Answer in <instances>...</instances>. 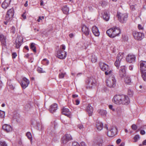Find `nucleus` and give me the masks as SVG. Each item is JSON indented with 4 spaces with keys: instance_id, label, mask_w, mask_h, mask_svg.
<instances>
[{
    "instance_id": "412c9836",
    "label": "nucleus",
    "mask_w": 146,
    "mask_h": 146,
    "mask_svg": "<svg viewBox=\"0 0 146 146\" xmlns=\"http://www.w3.org/2000/svg\"><path fill=\"white\" fill-rule=\"evenodd\" d=\"M82 30L83 33L86 35H89V32L88 28L86 26L83 25L82 27Z\"/></svg>"
},
{
    "instance_id": "7c9ffc66",
    "label": "nucleus",
    "mask_w": 146,
    "mask_h": 146,
    "mask_svg": "<svg viewBox=\"0 0 146 146\" xmlns=\"http://www.w3.org/2000/svg\"><path fill=\"white\" fill-rule=\"evenodd\" d=\"M35 44L34 43H31L30 44V48L32 49L33 51L35 52H36V47L35 46Z\"/></svg>"
},
{
    "instance_id": "20e7f679",
    "label": "nucleus",
    "mask_w": 146,
    "mask_h": 146,
    "mask_svg": "<svg viewBox=\"0 0 146 146\" xmlns=\"http://www.w3.org/2000/svg\"><path fill=\"white\" fill-rule=\"evenodd\" d=\"M107 86L109 87H114L115 86L116 80L115 77L113 76L110 77L106 80Z\"/></svg>"
},
{
    "instance_id": "4c0bfd02",
    "label": "nucleus",
    "mask_w": 146,
    "mask_h": 146,
    "mask_svg": "<svg viewBox=\"0 0 146 146\" xmlns=\"http://www.w3.org/2000/svg\"><path fill=\"white\" fill-rule=\"evenodd\" d=\"M37 70L39 73H44L45 72V71L43 70L42 68L40 67H38Z\"/></svg>"
},
{
    "instance_id": "37998d69",
    "label": "nucleus",
    "mask_w": 146,
    "mask_h": 146,
    "mask_svg": "<svg viewBox=\"0 0 146 146\" xmlns=\"http://www.w3.org/2000/svg\"><path fill=\"white\" fill-rule=\"evenodd\" d=\"M7 84L9 86V88L12 90H14L15 88V86H13L12 84L9 83V82H8L7 83Z\"/></svg>"
},
{
    "instance_id": "8fccbe9b",
    "label": "nucleus",
    "mask_w": 146,
    "mask_h": 146,
    "mask_svg": "<svg viewBox=\"0 0 146 146\" xmlns=\"http://www.w3.org/2000/svg\"><path fill=\"white\" fill-rule=\"evenodd\" d=\"M5 115V112L0 110V117H2Z\"/></svg>"
},
{
    "instance_id": "f3484780",
    "label": "nucleus",
    "mask_w": 146,
    "mask_h": 146,
    "mask_svg": "<svg viewBox=\"0 0 146 146\" xmlns=\"http://www.w3.org/2000/svg\"><path fill=\"white\" fill-rule=\"evenodd\" d=\"M62 113L67 117H70L71 115V112L69 109L65 107L63 108L62 109Z\"/></svg>"
},
{
    "instance_id": "a878e982",
    "label": "nucleus",
    "mask_w": 146,
    "mask_h": 146,
    "mask_svg": "<svg viewBox=\"0 0 146 146\" xmlns=\"http://www.w3.org/2000/svg\"><path fill=\"white\" fill-rule=\"evenodd\" d=\"M102 139H97L93 142V146H101L102 145Z\"/></svg>"
},
{
    "instance_id": "a19ab883",
    "label": "nucleus",
    "mask_w": 146,
    "mask_h": 146,
    "mask_svg": "<svg viewBox=\"0 0 146 146\" xmlns=\"http://www.w3.org/2000/svg\"><path fill=\"white\" fill-rule=\"evenodd\" d=\"M66 74L65 73H61L59 74V77L60 78H64L65 75Z\"/></svg>"
},
{
    "instance_id": "bb28decb",
    "label": "nucleus",
    "mask_w": 146,
    "mask_h": 146,
    "mask_svg": "<svg viewBox=\"0 0 146 146\" xmlns=\"http://www.w3.org/2000/svg\"><path fill=\"white\" fill-rule=\"evenodd\" d=\"M103 19L106 21H108L109 20L110 16L109 14L106 11H104L103 16Z\"/></svg>"
},
{
    "instance_id": "58836bf2",
    "label": "nucleus",
    "mask_w": 146,
    "mask_h": 146,
    "mask_svg": "<svg viewBox=\"0 0 146 146\" xmlns=\"http://www.w3.org/2000/svg\"><path fill=\"white\" fill-rule=\"evenodd\" d=\"M133 91L130 89H128V90L127 94L130 96L131 97L133 95Z\"/></svg>"
},
{
    "instance_id": "4be33fe9",
    "label": "nucleus",
    "mask_w": 146,
    "mask_h": 146,
    "mask_svg": "<svg viewBox=\"0 0 146 146\" xmlns=\"http://www.w3.org/2000/svg\"><path fill=\"white\" fill-rule=\"evenodd\" d=\"M86 111L88 114L89 116H91L92 115L93 111V108L90 104H88L87 108Z\"/></svg>"
},
{
    "instance_id": "5701e85b",
    "label": "nucleus",
    "mask_w": 146,
    "mask_h": 146,
    "mask_svg": "<svg viewBox=\"0 0 146 146\" xmlns=\"http://www.w3.org/2000/svg\"><path fill=\"white\" fill-rule=\"evenodd\" d=\"M96 127L99 131H101L103 129V123L99 121H97L96 123Z\"/></svg>"
},
{
    "instance_id": "f8f14e48",
    "label": "nucleus",
    "mask_w": 146,
    "mask_h": 146,
    "mask_svg": "<svg viewBox=\"0 0 146 146\" xmlns=\"http://www.w3.org/2000/svg\"><path fill=\"white\" fill-rule=\"evenodd\" d=\"M95 84V80L92 78H90L88 79L87 83V88H92L93 86Z\"/></svg>"
},
{
    "instance_id": "6ab92c4d",
    "label": "nucleus",
    "mask_w": 146,
    "mask_h": 146,
    "mask_svg": "<svg viewBox=\"0 0 146 146\" xmlns=\"http://www.w3.org/2000/svg\"><path fill=\"white\" fill-rule=\"evenodd\" d=\"M11 1V0H5L2 4V7L4 9H6L10 5Z\"/></svg>"
},
{
    "instance_id": "2eb2a0df",
    "label": "nucleus",
    "mask_w": 146,
    "mask_h": 146,
    "mask_svg": "<svg viewBox=\"0 0 146 146\" xmlns=\"http://www.w3.org/2000/svg\"><path fill=\"white\" fill-rule=\"evenodd\" d=\"M140 64V72L146 71V61H141Z\"/></svg>"
},
{
    "instance_id": "a18cd8bd",
    "label": "nucleus",
    "mask_w": 146,
    "mask_h": 146,
    "mask_svg": "<svg viewBox=\"0 0 146 146\" xmlns=\"http://www.w3.org/2000/svg\"><path fill=\"white\" fill-rule=\"evenodd\" d=\"M131 128L134 130H135L137 129V126L135 124H133L131 125Z\"/></svg>"
},
{
    "instance_id": "de8ad7c7",
    "label": "nucleus",
    "mask_w": 146,
    "mask_h": 146,
    "mask_svg": "<svg viewBox=\"0 0 146 146\" xmlns=\"http://www.w3.org/2000/svg\"><path fill=\"white\" fill-rule=\"evenodd\" d=\"M0 146H7V145L5 142L0 141Z\"/></svg>"
},
{
    "instance_id": "69168bd1",
    "label": "nucleus",
    "mask_w": 146,
    "mask_h": 146,
    "mask_svg": "<svg viewBox=\"0 0 146 146\" xmlns=\"http://www.w3.org/2000/svg\"><path fill=\"white\" fill-rule=\"evenodd\" d=\"M22 17L24 19H26V16L24 15V13L22 15Z\"/></svg>"
},
{
    "instance_id": "f704fd0d",
    "label": "nucleus",
    "mask_w": 146,
    "mask_h": 146,
    "mask_svg": "<svg viewBox=\"0 0 146 146\" xmlns=\"http://www.w3.org/2000/svg\"><path fill=\"white\" fill-rule=\"evenodd\" d=\"M68 141L66 139L65 137L63 136L61 139V143L62 144L64 145H65L67 143Z\"/></svg>"
},
{
    "instance_id": "6e6d98bb",
    "label": "nucleus",
    "mask_w": 146,
    "mask_h": 146,
    "mask_svg": "<svg viewBox=\"0 0 146 146\" xmlns=\"http://www.w3.org/2000/svg\"><path fill=\"white\" fill-rule=\"evenodd\" d=\"M138 28L139 30H143V27L140 24H139L138 25Z\"/></svg>"
},
{
    "instance_id": "7ed1b4c3",
    "label": "nucleus",
    "mask_w": 146,
    "mask_h": 146,
    "mask_svg": "<svg viewBox=\"0 0 146 146\" xmlns=\"http://www.w3.org/2000/svg\"><path fill=\"white\" fill-rule=\"evenodd\" d=\"M116 17L118 20L121 23H124L126 22L128 17V15L126 13H123L120 12H117Z\"/></svg>"
},
{
    "instance_id": "6e6552de",
    "label": "nucleus",
    "mask_w": 146,
    "mask_h": 146,
    "mask_svg": "<svg viewBox=\"0 0 146 146\" xmlns=\"http://www.w3.org/2000/svg\"><path fill=\"white\" fill-rule=\"evenodd\" d=\"M66 55V52L64 50H60L58 51L57 56L59 58L61 59H63L65 58Z\"/></svg>"
},
{
    "instance_id": "f03ea898",
    "label": "nucleus",
    "mask_w": 146,
    "mask_h": 146,
    "mask_svg": "<svg viewBox=\"0 0 146 146\" xmlns=\"http://www.w3.org/2000/svg\"><path fill=\"white\" fill-rule=\"evenodd\" d=\"M99 66L101 69L105 72V74L106 75H109L111 73L112 71L107 64L102 62H100L99 64Z\"/></svg>"
},
{
    "instance_id": "c85d7f7f",
    "label": "nucleus",
    "mask_w": 146,
    "mask_h": 146,
    "mask_svg": "<svg viewBox=\"0 0 146 146\" xmlns=\"http://www.w3.org/2000/svg\"><path fill=\"white\" fill-rule=\"evenodd\" d=\"M69 9L66 6H64L62 8V11L64 13L67 14H68Z\"/></svg>"
},
{
    "instance_id": "39448f33",
    "label": "nucleus",
    "mask_w": 146,
    "mask_h": 146,
    "mask_svg": "<svg viewBox=\"0 0 146 146\" xmlns=\"http://www.w3.org/2000/svg\"><path fill=\"white\" fill-rule=\"evenodd\" d=\"M14 10L13 8L8 10L5 16V20L7 21L11 20L14 15Z\"/></svg>"
},
{
    "instance_id": "680f3d73",
    "label": "nucleus",
    "mask_w": 146,
    "mask_h": 146,
    "mask_svg": "<svg viewBox=\"0 0 146 146\" xmlns=\"http://www.w3.org/2000/svg\"><path fill=\"white\" fill-rule=\"evenodd\" d=\"M133 65H130L129 66V69L130 70H132L133 69Z\"/></svg>"
},
{
    "instance_id": "5fc2aeb1",
    "label": "nucleus",
    "mask_w": 146,
    "mask_h": 146,
    "mask_svg": "<svg viewBox=\"0 0 146 146\" xmlns=\"http://www.w3.org/2000/svg\"><path fill=\"white\" fill-rule=\"evenodd\" d=\"M78 127L80 129H83V125L81 124L78 125Z\"/></svg>"
},
{
    "instance_id": "e2e57ef3",
    "label": "nucleus",
    "mask_w": 146,
    "mask_h": 146,
    "mask_svg": "<svg viewBox=\"0 0 146 146\" xmlns=\"http://www.w3.org/2000/svg\"><path fill=\"white\" fill-rule=\"evenodd\" d=\"M61 48L62 49L64 50L65 49V46L64 45H62L61 46Z\"/></svg>"
},
{
    "instance_id": "13d9d810",
    "label": "nucleus",
    "mask_w": 146,
    "mask_h": 146,
    "mask_svg": "<svg viewBox=\"0 0 146 146\" xmlns=\"http://www.w3.org/2000/svg\"><path fill=\"white\" fill-rule=\"evenodd\" d=\"M76 105H78L79 103H80V100H76Z\"/></svg>"
},
{
    "instance_id": "3c124183",
    "label": "nucleus",
    "mask_w": 146,
    "mask_h": 146,
    "mask_svg": "<svg viewBox=\"0 0 146 146\" xmlns=\"http://www.w3.org/2000/svg\"><path fill=\"white\" fill-rule=\"evenodd\" d=\"M12 56L13 58H15L17 56V54L16 52H13L12 54Z\"/></svg>"
},
{
    "instance_id": "ddd939ff",
    "label": "nucleus",
    "mask_w": 146,
    "mask_h": 146,
    "mask_svg": "<svg viewBox=\"0 0 146 146\" xmlns=\"http://www.w3.org/2000/svg\"><path fill=\"white\" fill-rule=\"evenodd\" d=\"M126 73L125 66H121L119 70V74L120 77L122 78L125 76Z\"/></svg>"
},
{
    "instance_id": "1a4fd4ad",
    "label": "nucleus",
    "mask_w": 146,
    "mask_h": 146,
    "mask_svg": "<svg viewBox=\"0 0 146 146\" xmlns=\"http://www.w3.org/2000/svg\"><path fill=\"white\" fill-rule=\"evenodd\" d=\"M29 84V81L25 77L23 78V81L21 82V85L23 88H25Z\"/></svg>"
},
{
    "instance_id": "9b49d317",
    "label": "nucleus",
    "mask_w": 146,
    "mask_h": 146,
    "mask_svg": "<svg viewBox=\"0 0 146 146\" xmlns=\"http://www.w3.org/2000/svg\"><path fill=\"white\" fill-rule=\"evenodd\" d=\"M127 61L130 63L134 62L135 60V57L134 55L129 54L126 58Z\"/></svg>"
},
{
    "instance_id": "864d4df0",
    "label": "nucleus",
    "mask_w": 146,
    "mask_h": 146,
    "mask_svg": "<svg viewBox=\"0 0 146 146\" xmlns=\"http://www.w3.org/2000/svg\"><path fill=\"white\" fill-rule=\"evenodd\" d=\"M113 106L111 105H110L109 106V107L110 109V110H112L113 111H114L115 110L113 108Z\"/></svg>"
},
{
    "instance_id": "4d7b16f0",
    "label": "nucleus",
    "mask_w": 146,
    "mask_h": 146,
    "mask_svg": "<svg viewBox=\"0 0 146 146\" xmlns=\"http://www.w3.org/2000/svg\"><path fill=\"white\" fill-rule=\"evenodd\" d=\"M145 133V131L144 130H141L140 131V133L142 135H144Z\"/></svg>"
},
{
    "instance_id": "2f4dec72",
    "label": "nucleus",
    "mask_w": 146,
    "mask_h": 146,
    "mask_svg": "<svg viewBox=\"0 0 146 146\" xmlns=\"http://www.w3.org/2000/svg\"><path fill=\"white\" fill-rule=\"evenodd\" d=\"M91 60L93 63L96 62L97 61V57L94 55H92L91 56Z\"/></svg>"
},
{
    "instance_id": "393cba45",
    "label": "nucleus",
    "mask_w": 146,
    "mask_h": 146,
    "mask_svg": "<svg viewBox=\"0 0 146 146\" xmlns=\"http://www.w3.org/2000/svg\"><path fill=\"white\" fill-rule=\"evenodd\" d=\"M113 28H110L108 30L106 31L107 35L110 37L114 38V34H113Z\"/></svg>"
},
{
    "instance_id": "bf43d9fd",
    "label": "nucleus",
    "mask_w": 146,
    "mask_h": 146,
    "mask_svg": "<svg viewBox=\"0 0 146 146\" xmlns=\"http://www.w3.org/2000/svg\"><path fill=\"white\" fill-rule=\"evenodd\" d=\"M121 141V140L120 139H118L117 140L116 143L117 144H119L120 143Z\"/></svg>"
},
{
    "instance_id": "c756f323",
    "label": "nucleus",
    "mask_w": 146,
    "mask_h": 146,
    "mask_svg": "<svg viewBox=\"0 0 146 146\" xmlns=\"http://www.w3.org/2000/svg\"><path fill=\"white\" fill-rule=\"evenodd\" d=\"M125 76V77L124 78L125 82L126 84H129L131 82V80L130 78L128 76Z\"/></svg>"
},
{
    "instance_id": "0eeeda50",
    "label": "nucleus",
    "mask_w": 146,
    "mask_h": 146,
    "mask_svg": "<svg viewBox=\"0 0 146 146\" xmlns=\"http://www.w3.org/2000/svg\"><path fill=\"white\" fill-rule=\"evenodd\" d=\"M133 35L134 38L138 40H140L144 37V34L141 33L134 31Z\"/></svg>"
},
{
    "instance_id": "0e129e2a",
    "label": "nucleus",
    "mask_w": 146,
    "mask_h": 146,
    "mask_svg": "<svg viewBox=\"0 0 146 146\" xmlns=\"http://www.w3.org/2000/svg\"><path fill=\"white\" fill-rule=\"evenodd\" d=\"M78 96L76 94H73L72 95V97L73 98H76Z\"/></svg>"
},
{
    "instance_id": "603ef678",
    "label": "nucleus",
    "mask_w": 146,
    "mask_h": 146,
    "mask_svg": "<svg viewBox=\"0 0 146 146\" xmlns=\"http://www.w3.org/2000/svg\"><path fill=\"white\" fill-rule=\"evenodd\" d=\"M143 145H146V139L143 142L142 144H139V146H142Z\"/></svg>"
},
{
    "instance_id": "09e8293b",
    "label": "nucleus",
    "mask_w": 146,
    "mask_h": 146,
    "mask_svg": "<svg viewBox=\"0 0 146 146\" xmlns=\"http://www.w3.org/2000/svg\"><path fill=\"white\" fill-rule=\"evenodd\" d=\"M72 146H80L77 142H74L72 143Z\"/></svg>"
},
{
    "instance_id": "473e14b6",
    "label": "nucleus",
    "mask_w": 146,
    "mask_h": 146,
    "mask_svg": "<svg viewBox=\"0 0 146 146\" xmlns=\"http://www.w3.org/2000/svg\"><path fill=\"white\" fill-rule=\"evenodd\" d=\"M64 137L68 141L72 140V138L71 135L70 134H66L64 136Z\"/></svg>"
},
{
    "instance_id": "49530a36",
    "label": "nucleus",
    "mask_w": 146,
    "mask_h": 146,
    "mask_svg": "<svg viewBox=\"0 0 146 146\" xmlns=\"http://www.w3.org/2000/svg\"><path fill=\"white\" fill-rule=\"evenodd\" d=\"M139 135H135L133 138L134 139V142H136L137 141V140L138 139H139Z\"/></svg>"
},
{
    "instance_id": "ea45409f",
    "label": "nucleus",
    "mask_w": 146,
    "mask_h": 146,
    "mask_svg": "<svg viewBox=\"0 0 146 146\" xmlns=\"http://www.w3.org/2000/svg\"><path fill=\"white\" fill-rule=\"evenodd\" d=\"M26 135L27 137L30 140H32V137L31 133L29 132H27L26 133Z\"/></svg>"
},
{
    "instance_id": "a211bd4d",
    "label": "nucleus",
    "mask_w": 146,
    "mask_h": 146,
    "mask_svg": "<svg viewBox=\"0 0 146 146\" xmlns=\"http://www.w3.org/2000/svg\"><path fill=\"white\" fill-rule=\"evenodd\" d=\"M57 109L58 106L57 104H54L50 106V112L53 113L54 112H55Z\"/></svg>"
},
{
    "instance_id": "cd10ccee",
    "label": "nucleus",
    "mask_w": 146,
    "mask_h": 146,
    "mask_svg": "<svg viewBox=\"0 0 146 146\" xmlns=\"http://www.w3.org/2000/svg\"><path fill=\"white\" fill-rule=\"evenodd\" d=\"M98 111L100 115H101L105 116L106 115L107 112L105 110H99Z\"/></svg>"
},
{
    "instance_id": "338daca9",
    "label": "nucleus",
    "mask_w": 146,
    "mask_h": 146,
    "mask_svg": "<svg viewBox=\"0 0 146 146\" xmlns=\"http://www.w3.org/2000/svg\"><path fill=\"white\" fill-rule=\"evenodd\" d=\"M24 48L27 49L28 51H29V48L28 46H25L24 47Z\"/></svg>"
},
{
    "instance_id": "c03bdc74",
    "label": "nucleus",
    "mask_w": 146,
    "mask_h": 146,
    "mask_svg": "<svg viewBox=\"0 0 146 146\" xmlns=\"http://www.w3.org/2000/svg\"><path fill=\"white\" fill-rule=\"evenodd\" d=\"M15 27L12 26L11 28V32L13 34H14L15 33Z\"/></svg>"
},
{
    "instance_id": "79ce46f5",
    "label": "nucleus",
    "mask_w": 146,
    "mask_h": 146,
    "mask_svg": "<svg viewBox=\"0 0 146 146\" xmlns=\"http://www.w3.org/2000/svg\"><path fill=\"white\" fill-rule=\"evenodd\" d=\"M120 61L116 60V61L115 63V66L117 67V68H118L119 67V64Z\"/></svg>"
},
{
    "instance_id": "9d476101",
    "label": "nucleus",
    "mask_w": 146,
    "mask_h": 146,
    "mask_svg": "<svg viewBox=\"0 0 146 146\" xmlns=\"http://www.w3.org/2000/svg\"><path fill=\"white\" fill-rule=\"evenodd\" d=\"M23 42V38L21 37H17L15 41L16 47L17 48H19Z\"/></svg>"
},
{
    "instance_id": "aec40b11",
    "label": "nucleus",
    "mask_w": 146,
    "mask_h": 146,
    "mask_svg": "<svg viewBox=\"0 0 146 146\" xmlns=\"http://www.w3.org/2000/svg\"><path fill=\"white\" fill-rule=\"evenodd\" d=\"M92 31L94 34L96 36H98L100 35V33L98 28L96 26L92 27Z\"/></svg>"
},
{
    "instance_id": "72a5a7b5",
    "label": "nucleus",
    "mask_w": 146,
    "mask_h": 146,
    "mask_svg": "<svg viewBox=\"0 0 146 146\" xmlns=\"http://www.w3.org/2000/svg\"><path fill=\"white\" fill-rule=\"evenodd\" d=\"M142 77L145 81H146V71L141 72Z\"/></svg>"
},
{
    "instance_id": "e433bc0d",
    "label": "nucleus",
    "mask_w": 146,
    "mask_h": 146,
    "mask_svg": "<svg viewBox=\"0 0 146 146\" xmlns=\"http://www.w3.org/2000/svg\"><path fill=\"white\" fill-rule=\"evenodd\" d=\"M31 108V105L30 104H27L25 107V110L28 111Z\"/></svg>"
},
{
    "instance_id": "b1692460",
    "label": "nucleus",
    "mask_w": 146,
    "mask_h": 146,
    "mask_svg": "<svg viewBox=\"0 0 146 146\" xmlns=\"http://www.w3.org/2000/svg\"><path fill=\"white\" fill-rule=\"evenodd\" d=\"M113 32L114 34V37L116 36H118L120 33V30L119 28L115 27L113 28Z\"/></svg>"
},
{
    "instance_id": "dca6fc26",
    "label": "nucleus",
    "mask_w": 146,
    "mask_h": 146,
    "mask_svg": "<svg viewBox=\"0 0 146 146\" xmlns=\"http://www.w3.org/2000/svg\"><path fill=\"white\" fill-rule=\"evenodd\" d=\"M6 37L2 34H0V41L2 44L4 46H5L6 44Z\"/></svg>"
},
{
    "instance_id": "423d86ee",
    "label": "nucleus",
    "mask_w": 146,
    "mask_h": 146,
    "mask_svg": "<svg viewBox=\"0 0 146 146\" xmlns=\"http://www.w3.org/2000/svg\"><path fill=\"white\" fill-rule=\"evenodd\" d=\"M117 129L116 127L112 126L110 130L107 132V135L110 137H112L117 133Z\"/></svg>"
},
{
    "instance_id": "c9c22d12",
    "label": "nucleus",
    "mask_w": 146,
    "mask_h": 146,
    "mask_svg": "<svg viewBox=\"0 0 146 146\" xmlns=\"http://www.w3.org/2000/svg\"><path fill=\"white\" fill-rule=\"evenodd\" d=\"M123 55L120 53L118 54L117 56L116 60L121 61L123 58Z\"/></svg>"
},
{
    "instance_id": "774afa93",
    "label": "nucleus",
    "mask_w": 146,
    "mask_h": 146,
    "mask_svg": "<svg viewBox=\"0 0 146 146\" xmlns=\"http://www.w3.org/2000/svg\"><path fill=\"white\" fill-rule=\"evenodd\" d=\"M69 36L70 38H72L73 36V33H71L69 35Z\"/></svg>"
},
{
    "instance_id": "052dcab7",
    "label": "nucleus",
    "mask_w": 146,
    "mask_h": 146,
    "mask_svg": "<svg viewBox=\"0 0 146 146\" xmlns=\"http://www.w3.org/2000/svg\"><path fill=\"white\" fill-rule=\"evenodd\" d=\"M81 144L82 146H86L85 143L84 142H82L81 143Z\"/></svg>"
},
{
    "instance_id": "4468645a",
    "label": "nucleus",
    "mask_w": 146,
    "mask_h": 146,
    "mask_svg": "<svg viewBox=\"0 0 146 146\" xmlns=\"http://www.w3.org/2000/svg\"><path fill=\"white\" fill-rule=\"evenodd\" d=\"M2 129L5 131L7 133L11 132L12 130V127L9 125L6 124L3 126Z\"/></svg>"
},
{
    "instance_id": "f257e3e1",
    "label": "nucleus",
    "mask_w": 146,
    "mask_h": 146,
    "mask_svg": "<svg viewBox=\"0 0 146 146\" xmlns=\"http://www.w3.org/2000/svg\"><path fill=\"white\" fill-rule=\"evenodd\" d=\"M113 101L116 104L128 105L130 102L129 97L123 95H117L115 96Z\"/></svg>"
}]
</instances>
